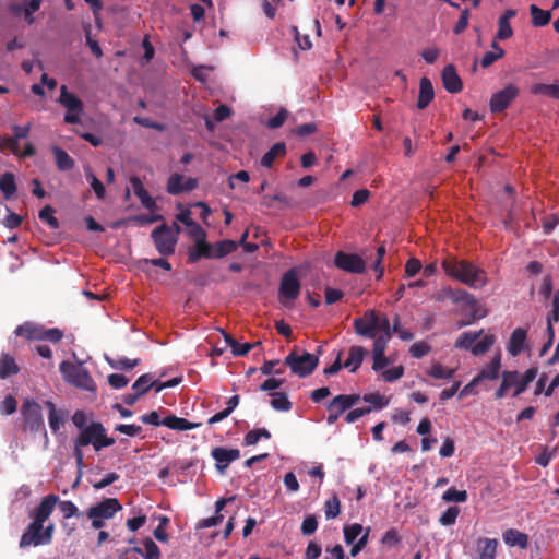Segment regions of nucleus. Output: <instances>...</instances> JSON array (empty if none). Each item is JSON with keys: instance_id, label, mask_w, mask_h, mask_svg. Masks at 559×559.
<instances>
[{"instance_id": "nucleus-59", "label": "nucleus", "mask_w": 559, "mask_h": 559, "mask_svg": "<svg viewBox=\"0 0 559 559\" xmlns=\"http://www.w3.org/2000/svg\"><path fill=\"white\" fill-rule=\"evenodd\" d=\"M48 423H49L50 429L53 432H57L64 423L63 411H56L55 413H49Z\"/></svg>"}, {"instance_id": "nucleus-56", "label": "nucleus", "mask_w": 559, "mask_h": 559, "mask_svg": "<svg viewBox=\"0 0 559 559\" xmlns=\"http://www.w3.org/2000/svg\"><path fill=\"white\" fill-rule=\"evenodd\" d=\"M39 336H40L39 341L47 340L52 343H58L62 338L63 333L61 330H59L57 328L44 329L40 326V335Z\"/></svg>"}, {"instance_id": "nucleus-58", "label": "nucleus", "mask_w": 559, "mask_h": 559, "mask_svg": "<svg viewBox=\"0 0 559 559\" xmlns=\"http://www.w3.org/2000/svg\"><path fill=\"white\" fill-rule=\"evenodd\" d=\"M287 116H288V111L284 108H281L275 116L271 117L267 120L266 127L270 129H277V128L282 127L284 124L285 120L287 119Z\"/></svg>"}, {"instance_id": "nucleus-37", "label": "nucleus", "mask_w": 559, "mask_h": 559, "mask_svg": "<svg viewBox=\"0 0 559 559\" xmlns=\"http://www.w3.org/2000/svg\"><path fill=\"white\" fill-rule=\"evenodd\" d=\"M144 549H145V551L143 552L142 548L133 547L131 549V551H134L139 555L144 556L145 559H159L160 558V549L153 539L146 538L144 540Z\"/></svg>"}, {"instance_id": "nucleus-20", "label": "nucleus", "mask_w": 559, "mask_h": 559, "mask_svg": "<svg viewBox=\"0 0 559 559\" xmlns=\"http://www.w3.org/2000/svg\"><path fill=\"white\" fill-rule=\"evenodd\" d=\"M520 381L521 374L518 371H503L502 381L498 390L495 392V397L497 400L502 399L509 389L514 388L515 390L519 386Z\"/></svg>"}, {"instance_id": "nucleus-42", "label": "nucleus", "mask_w": 559, "mask_h": 559, "mask_svg": "<svg viewBox=\"0 0 559 559\" xmlns=\"http://www.w3.org/2000/svg\"><path fill=\"white\" fill-rule=\"evenodd\" d=\"M106 359L110 367L117 370H130L140 364V359H129L127 357H118L115 359L106 357Z\"/></svg>"}, {"instance_id": "nucleus-17", "label": "nucleus", "mask_w": 559, "mask_h": 559, "mask_svg": "<svg viewBox=\"0 0 559 559\" xmlns=\"http://www.w3.org/2000/svg\"><path fill=\"white\" fill-rule=\"evenodd\" d=\"M454 300L462 301L471 308V318L473 321L487 316V311L478 305L477 299L466 290H459Z\"/></svg>"}, {"instance_id": "nucleus-11", "label": "nucleus", "mask_w": 559, "mask_h": 559, "mask_svg": "<svg viewBox=\"0 0 559 559\" xmlns=\"http://www.w3.org/2000/svg\"><path fill=\"white\" fill-rule=\"evenodd\" d=\"M334 264L340 270L354 274H361L366 270V263L364 259L356 253H345L343 251H338L335 254Z\"/></svg>"}, {"instance_id": "nucleus-1", "label": "nucleus", "mask_w": 559, "mask_h": 559, "mask_svg": "<svg viewBox=\"0 0 559 559\" xmlns=\"http://www.w3.org/2000/svg\"><path fill=\"white\" fill-rule=\"evenodd\" d=\"M447 275L472 287L480 288L487 283L486 272L466 260L449 257L442 262Z\"/></svg>"}, {"instance_id": "nucleus-41", "label": "nucleus", "mask_w": 559, "mask_h": 559, "mask_svg": "<svg viewBox=\"0 0 559 559\" xmlns=\"http://www.w3.org/2000/svg\"><path fill=\"white\" fill-rule=\"evenodd\" d=\"M392 337L391 328L388 332H380V335H376L372 344V354H385L388 343Z\"/></svg>"}, {"instance_id": "nucleus-45", "label": "nucleus", "mask_w": 559, "mask_h": 559, "mask_svg": "<svg viewBox=\"0 0 559 559\" xmlns=\"http://www.w3.org/2000/svg\"><path fill=\"white\" fill-rule=\"evenodd\" d=\"M537 376V368H528L523 376H521V381L519 383V386L514 390L513 396H519L522 394L531 382L534 381V379Z\"/></svg>"}, {"instance_id": "nucleus-62", "label": "nucleus", "mask_w": 559, "mask_h": 559, "mask_svg": "<svg viewBox=\"0 0 559 559\" xmlns=\"http://www.w3.org/2000/svg\"><path fill=\"white\" fill-rule=\"evenodd\" d=\"M317 528H318V521H317L316 515H313V514L307 515L304 519L302 524H301V533L304 535H311L317 531Z\"/></svg>"}, {"instance_id": "nucleus-44", "label": "nucleus", "mask_w": 559, "mask_h": 559, "mask_svg": "<svg viewBox=\"0 0 559 559\" xmlns=\"http://www.w3.org/2000/svg\"><path fill=\"white\" fill-rule=\"evenodd\" d=\"M183 176L175 173L169 176L166 185V190L171 195H178L182 193Z\"/></svg>"}, {"instance_id": "nucleus-54", "label": "nucleus", "mask_w": 559, "mask_h": 559, "mask_svg": "<svg viewBox=\"0 0 559 559\" xmlns=\"http://www.w3.org/2000/svg\"><path fill=\"white\" fill-rule=\"evenodd\" d=\"M86 179L90 181L96 197L98 199H103L105 197V186L103 182L92 173V170L86 171Z\"/></svg>"}, {"instance_id": "nucleus-15", "label": "nucleus", "mask_w": 559, "mask_h": 559, "mask_svg": "<svg viewBox=\"0 0 559 559\" xmlns=\"http://www.w3.org/2000/svg\"><path fill=\"white\" fill-rule=\"evenodd\" d=\"M58 501L59 497L56 495H48L44 497L32 513V519L44 524L53 512Z\"/></svg>"}, {"instance_id": "nucleus-27", "label": "nucleus", "mask_w": 559, "mask_h": 559, "mask_svg": "<svg viewBox=\"0 0 559 559\" xmlns=\"http://www.w3.org/2000/svg\"><path fill=\"white\" fill-rule=\"evenodd\" d=\"M479 559H496L498 540L496 538H479L477 540Z\"/></svg>"}, {"instance_id": "nucleus-19", "label": "nucleus", "mask_w": 559, "mask_h": 559, "mask_svg": "<svg viewBox=\"0 0 559 559\" xmlns=\"http://www.w3.org/2000/svg\"><path fill=\"white\" fill-rule=\"evenodd\" d=\"M130 183L132 186L134 194L140 199L142 205L147 210H155L156 202L144 188L141 179L136 176H133L130 178Z\"/></svg>"}, {"instance_id": "nucleus-8", "label": "nucleus", "mask_w": 559, "mask_h": 559, "mask_svg": "<svg viewBox=\"0 0 559 559\" xmlns=\"http://www.w3.org/2000/svg\"><path fill=\"white\" fill-rule=\"evenodd\" d=\"M157 251L162 255H171L175 252L177 238L171 228L167 225H160L152 231Z\"/></svg>"}, {"instance_id": "nucleus-28", "label": "nucleus", "mask_w": 559, "mask_h": 559, "mask_svg": "<svg viewBox=\"0 0 559 559\" xmlns=\"http://www.w3.org/2000/svg\"><path fill=\"white\" fill-rule=\"evenodd\" d=\"M51 152L60 171H68L74 167V159L63 148L55 145L51 147Z\"/></svg>"}, {"instance_id": "nucleus-14", "label": "nucleus", "mask_w": 559, "mask_h": 559, "mask_svg": "<svg viewBox=\"0 0 559 559\" xmlns=\"http://www.w3.org/2000/svg\"><path fill=\"white\" fill-rule=\"evenodd\" d=\"M43 530L44 524L33 520L27 526L26 531L21 536L20 547L25 548L31 545H43Z\"/></svg>"}, {"instance_id": "nucleus-30", "label": "nucleus", "mask_w": 559, "mask_h": 559, "mask_svg": "<svg viewBox=\"0 0 559 559\" xmlns=\"http://www.w3.org/2000/svg\"><path fill=\"white\" fill-rule=\"evenodd\" d=\"M285 155L286 144L284 142H277L262 156L261 165L271 168L277 157H284Z\"/></svg>"}, {"instance_id": "nucleus-18", "label": "nucleus", "mask_w": 559, "mask_h": 559, "mask_svg": "<svg viewBox=\"0 0 559 559\" xmlns=\"http://www.w3.org/2000/svg\"><path fill=\"white\" fill-rule=\"evenodd\" d=\"M527 338V331L523 328H516L511 333L507 350L508 353L515 357L520 355L525 349V343Z\"/></svg>"}, {"instance_id": "nucleus-25", "label": "nucleus", "mask_w": 559, "mask_h": 559, "mask_svg": "<svg viewBox=\"0 0 559 559\" xmlns=\"http://www.w3.org/2000/svg\"><path fill=\"white\" fill-rule=\"evenodd\" d=\"M202 258H212V245L206 242V239L201 242H194V247L190 248L188 252L189 263H195Z\"/></svg>"}, {"instance_id": "nucleus-51", "label": "nucleus", "mask_w": 559, "mask_h": 559, "mask_svg": "<svg viewBox=\"0 0 559 559\" xmlns=\"http://www.w3.org/2000/svg\"><path fill=\"white\" fill-rule=\"evenodd\" d=\"M493 343L495 336L491 334L486 335L479 342L475 343V345L472 347V353L476 356L483 355L490 349Z\"/></svg>"}, {"instance_id": "nucleus-48", "label": "nucleus", "mask_w": 559, "mask_h": 559, "mask_svg": "<svg viewBox=\"0 0 559 559\" xmlns=\"http://www.w3.org/2000/svg\"><path fill=\"white\" fill-rule=\"evenodd\" d=\"M467 497L466 490H457L455 487H450L442 495V500L445 502H465Z\"/></svg>"}, {"instance_id": "nucleus-4", "label": "nucleus", "mask_w": 559, "mask_h": 559, "mask_svg": "<svg viewBox=\"0 0 559 559\" xmlns=\"http://www.w3.org/2000/svg\"><path fill=\"white\" fill-rule=\"evenodd\" d=\"M284 364L288 366L294 374L300 378L310 376L319 364V356L316 354L304 353L301 355L290 352L284 359Z\"/></svg>"}, {"instance_id": "nucleus-46", "label": "nucleus", "mask_w": 559, "mask_h": 559, "mask_svg": "<svg viewBox=\"0 0 559 559\" xmlns=\"http://www.w3.org/2000/svg\"><path fill=\"white\" fill-rule=\"evenodd\" d=\"M324 513L328 520L335 519L341 513V502L336 495L325 501Z\"/></svg>"}, {"instance_id": "nucleus-49", "label": "nucleus", "mask_w": 559, "mask_h": 559, "mask_svg": "<svg viewBox=\"0 0 559 559\" xmlns=\"http://www.w3.org/2000/svg\"><path fill=\"white\" fill-rule=\"evenodd\" d=\"M364 527L359 523H354L350 525H346L344 527V539L347 545H352L355 543L357 537L362 533Z\"/></svg>"}, {"instance_id": "nucleus-16", "label": "nucleus", "mask_w": 559, "mask_h": 559, "mask_svg": "<svg viewBox=\"0 0 559 559\" xmlns=\"http://www.w3.org/2000/svg\"><path fill=\"white\" fill-rule=\"evenodd\" d=\"M441 78L443 86L449 93L456 94L462 91L463 83L453 64H448L443 68Z\"/></svg>"}, {"instance_id": "nucleus-12", "label": "nucleus", "mask_w": 559, "mask_h": 559, "mask_svg": "<svg viewBox=\"0 0 559 559\" xmlns=\"http://www.w3.org/2000/svg\"><path fill=\"white\" fill-rule=\"evenodd\" d=\"M121 509L122 506L117 498H106L96 506L91 507L86 514L87 518L111 519Z\"/></svg>"}, {"instance_id": "nucleus-36", "label": "nucleus", "mask_w": 559, "mask_h": 559, "mask_svg": "<svg viewBox=\"0 0 559 559\" xmlns=\"http://www.w3.org/2000/svg\"><path fill=\"white\" fill-rule=\"evenodd\" d=\"M455 369L445 367L440 362H433L427 370V374L435 379H452L454 377Z\"/></svg>"}, {"instance_id": "nucleus-31", "label": "nucleus", "mask_w": 559, "mask_h": 559, "mask_svg": "<svg viewBox=\"0 0 559 559\" xmlns=\"http://www.w3.org/2000/svg\"><path fill=\"white\" fill-rule=\"evenodd\" d=\"M237 248L238 243L234 240L226 239L217 241L216 243L212 245V258L222 259L236 251Z\"/></svg>"}, {"instance_id": "nucleus-21", "label": "nucleus", "mask_w": 559, "mask_h": 559, "mask_svg": "<svg viewBox=\"0 0 559 559\" xmlns=\"http://www.w3.org/2000/svg\"><path fill=\"white\" fill-rule=\"evenodd\" d=\"M163 426L177 430V431H185V430H191L194 428H198L201 426L200 423H191L186 418L178 417L174 414L168 413L166 417L163 419Z\"/></svg>"}, {"instance_id": "nucleus-61", "label": "nucleus", "mask_w": 559, "mask_h": 559, "mask_svg": "<svg viewBox=\"0 0 559 559\" xmlns=\"http://www.w3.org/2000/svg\"><path fill=\"white\" fill-rule=\"evenodd\" d=\"M115 431L130 437H135L142 432V427L134 424H119L115 427Z\"/></svg>"}, {"instance_id": "nucleus-63", "label": "nucleus", "mask_w": 559, "mask_h": 559, "mask_svg": "<svg viewBox=\"0 0 559 559\" xmlns=\"http://www.w3.org/2000/svg\"><path fill=\"white\" fill-rule=\"evenodd\" d=\"M430 349L431 347L427 343L417 342L411 346L409 353L414 358H421L426 356L430 352Z\"/></svg>"}, {"instance_id": "nucleus-22", "label": "nucleus", "mask_w": 559, "mask_h": 559, "mask_svg": "<svg viewBox=\"0 0 559 559\" xmlns=\"http://www.w3.org/2000/svg\"><path fill=\"white\" fill-rule=\"evenodd\" d=\"M367 353V349H365L362 346L353 345L348 350V357L344 361V367L349 369L350 372L357 371L361 366Z\"/></svg>"}, {"instance_id": "nucleus-50", "label": "nucleus", "mask_w": 559, "mask_h": 559, "mask_svg": "<svg viewBox=\"0 0 559 559\" xmlns=\"http://www.w3.org/2000/svg\"><path fill=\"white\" fill-rule=\"evenodd\" d=\"M55 209L50 205H45L40 211H39V218L43 221V222H46L50 228L52 229H57L59 227V222L58 219L55 217Z\"/></svg>"}, {"instance_id": "nucleus-39", "label": "nucleus", "mask_w": 559, "mask_h": 559, "mask_svg": "<svg viewBox=\"0 0 559 559\" xmlns=\"http://www.w3.org/2000/svg\"><path fill=\"white\" fill-rule=\"evenodd\" d=\"M0 190L5 200H10L16 192L15 178L12 173H5L0 178Z\"/></svg>"}, {"instance_id": "nucleus-7", "label": "nucleus", "mask_w": 559, "mask_h": 559, "mask_svg": "<svg viewBox=\"0 0 559 559\" xmlns=\"http://www.w3.org/2000/svg\"><path fill=\"white\" fill-rule=\"evenodd\" d=\"M21 414L23 416V430H28L32 433L45 431L41 406L37 402L26 400L22 405Z\"/></svg>"}, {"instance_id": "nucleus-33", "label": "nucleus", "mask_w": 559, "mask_h": 559, "mask_svg": "<svg viewBox=\"0 0 559 559\" xmlns=\"http://www.w3.org/2000/svg\"><path fill=\"white\" fill-rule=\"evenodd\" d=\"M530 12L532 16V25L534 27L546 26L550 22V11L542 10L536 4H531Z\"/></svg>"}, {"instance_id": "nucleus-40", "label": "nucleus", "mask_w": 559, "mask_h": 559, "mask_svg": "<svg viewBox=\"0 0 559 559\" xmlns=\"http://www.w3.org/2000/svg\"><path fill=\"white\" fill-rule=\"evenodd\" d=\"M481 333H483V330L477 331V332L468 331V332L462 333L461 336L455 342V347L472 350V347L475 345L476 341L479 338Z\"/></svg>"}, {"instance_id": "nucleus-55", "label": "nucleus", "mask_w": 559, "mask_h": 559, "mask_svg": "<svg viewBox=\"0 0 559 559\" xmlns=\"http://www.w3.org/2000/svg\"><path fill=\"white\" fill-rule=\"evenodd\" d=\"M513 36V29L511 27L510 22L504 20H498V31L496 34V39L506 40Z\"/></svg>"}, {"instance_id": "nucleus-60", "label": "nucleus", "mask_w": 559, "mask_h": 559, "mask_svg": "<svg viewBox=\"0 0 559 559\" xmlns=\"http://www.w3.org/2000/svg\"><path fill=\"white\" fill-rule=\"evenodd\" d=\"M506 52L503 49H499L498 52L495 51H487L481 60L480 64L483 68H489L492 63H495L497 60L502 59L504 57Z\"/></svg>"}, {"instance_id": "nucleus-6", "label": "nucleus", "mask_w": 559, "mask_h": 559, "mask_svg": "<svg viewBox=\"0 0 559 559\" xmlns=\"http://www.w3.org/2000/svg\"><path fill=\"white\" fill-rule=\"evenodd\" d=\"M58 103L67 109L64 122L76 124L81 122V116L84 114L83 102L73 93L68 91L66 85H61Z\"/></svg>"}, {"instance_id": "nucleus-13", "label": "nucleus", "mask_w": 559, "mask_h": 559, "mask_svg": "<svg viewBox=\"0 0 559 559\" xmlns=\"http://www.w3.org/2000/svg\"><path fill=\"white\" fill-rule=\"evenodd\" d=\"M211 455L216 461V469L223 473L233 461L240 457V451L238 449L216 447L212 450Z\"/></svg>"}, {"instance_id": "nucleus-9", "label": "nucleus", "mask_w": 559, "mask_h": 559, "mask_svg": "<svg viewBox=\"0 0 559 559\" xmlns=\"http://www.w3.org/2000/svg\"><path fill=\"white\" fill-rule=\"evenodd\" d=\"M520 95V88L510 83L502 90L493 93L489 100V108L492 114L503 112L510 104Z\"/></svg>"}, {"instance_id": "nucleus-53", "label": "nucleus", "mask_w": 559, "mask_h": 559, "mask_svg": "<svg viewBox=\"0 0 559 559\" xmlns=\"http://www.w3.org/2000/svg\"><path fill=\"white\" fill-rule=\"evenodd\" d=\"M59 509L61 513L63 514L64 519H70L72 516H80L81 513L78 509V507L70 500L64 501H58Z\"/></svg>"}, {"instance_id": "nucleus-64", "label": "nucleus", "mask_w": 559, "mask_h": 559, "mask_svg": "<svg viewBox=\"0 0 559 559\" xmlns=\"http://www.w3.org/2000/svg\"><path fill=\"white\" fill-rule=\"evenodd\" d=\"M17 402L14 396L8 395L0 404V412L3 415H11L16 411Z\"/></svg>"}, {"instance_id": "nucleus-52", "label": "nucleus", "mask_w": 559, "mask_h": 559, "mask_svg": "<svg viewBox=\"0 0 559 559\" xmlns=\"http://www.w3.org/2000/svg\"><path fill=\"white\" fill-rule=\"evenodd\" d=\"M362 400L372 404L377 409H382L389 404V400L378 392L365 394Z\"/></svg>"}, {"instance_id": "nucleus-57", "label": "nucleus", "mask_w": 559, "mask_h": 559, "mask_svg": "<svg viewBox=\"0 0 559 559\" xmlns=\"http://www.w3.org/2000/svg\"><path fill=\"white\" fill-rule=\"evenodd\" d=\"M187 233L194 242H201L206 239V231L197 222L187 227Z\"/></svg>"}, {"instance_id": "nucleus-24", "label": "nucleus", "mask_w": 559, "mask_h": 559, "mask_svg": "<svg viewBox=\"0 0 559 559\" xmlns=\"http://www.w3.org/2000/svg\"><path fill=\"white\" fill-rule=\"evenodd\" d=\"M502 537L504 543L510 547L518 546L521 549L528 547V535L515 528L504 531Z\"/></svg>"}, {"instance_id": "nucleus-10", "label": "nucleus", "mask_w": 559, "mask_h": 559, "mask_svg": "<svg viewBox=\"0 0 559 559\" xmlns=\"http://www.w3.org/2000/svg\"><path fill=\"white\" fill-rule=\"evenodd\" d=\"M104 431V425L100 421H92L86 428L81 430L73 440V444L84 448L92 445L96 451V447L99 443L102 432Z\"/></svg>"}, {"instance_id": "nucleus-5", "label": "nucleus", "mask_w": 559, "mask_h": 559, "mask_svg": "<svg viewBox=\"0 0 559 559\" xmlns=\"http://www.w3.org/2000/svg\"><path fill=\"white\" fill-rule=\"evenodd\" d=\"M300 289L301 284L298 278L297 271L295 269H289L281 277L278 287L280 302L286 308L290 307L292 302L299 297Z\"/></svg>"}, {"instance_id": "nucleus-47", "label": "nucleus", "mask_w": 559, "mask_h": 559, "mask_svg": "<svg viewBox=\"0 0 559 559\" xmlns=\"http://www.w3.org/2000/svg\"><path fill=\"white\" fill-rule=\"evenodd\" d=\"M460 514V508L456 506L449 507L439 518V523L442 526L454 525Z\"/></svg>"}, {"instance_id": "nucleus-32", "label": "nucleus", "mask_w": 559, "mask_h": 559, "mask_svg": "<svg viewBox=\"0 0 559 559\" xmlns=\"http://www.w3.org/2000/svg\"><path fill=\"white\" fill-rule=\"evenodd\" d=\"M40 4V0H31L24 4V8L16 5L12 7V12L14 14H19L21 11H23L26 23L31 25L35 22V17L33 16V14L39 10Z\"/></svg>"}, {"instance_id": "nucleus-43", "label": "nucleus", "mask_w": 559, "mask_h": 559, "mask_svg": "<svg viewBox=\"0 0 559 559\" xmlns=\"http://www.w3.org/2000/svg\"><path fill=\"white\" fill-rule=\"evenodd\" d=\"M155 385H156V381L152 380V376L150 373H145L136 379V381L132 385V389L140 395H143L150 389H152V386H155Z\"/></svg>"}, {"instance_id": "nucleus-34", "label": "nucleus", "mask_w": 559, "mask_h": 559, "mask_svg": "<svg viewBox=\"0 0 559 559\" xmlns=\"http://www.w3.org/2000/svg\"><path fill=\"white\" fill-rule=\"evenodd\" d=\"M16 336L24 337L26 340H38L40 338V326L25 322L19 325L14 331Z\"/></svg>"}, {"instance_id": "nucleus-2", "label": "nucleus", "mask_w": 559, "mask_h": 559, "mask_svg": "<svg viewBox=\"0 0 559 559\" xmlns=\"http://www.w3.org/2000/svg\"><path fill=\"white\" fill-rule=\"evenodd\" d=\"M353 326L357 335L367 338H374L378 333L388 332L389 328H391L386 314L380 313L374 309H369L365 311L362 317L355 318Z\"/></svg>"}, {"instance_id": "nucleus-23", "label": "nucleus", "mask_w": 559, "mask_h": 559, "mask_svg": "<svg viewBox=\"0 0 559 559\" xmlns=\"http://www.w3.org/2000/svg\"><path fill=\"white\" fill-rule=\"evenodd\" d=\"M435 97L433 86L431 81L424 76L419 83V95L417 100L418 109H425Z\"/></svg>"}, {"instance_id": "nucleus-38", "label": "nucleus", "mask_w": 559, "mask_h": 559, "mask_svg": "<svg viewBox=\"0 0 559 559\" xmlns=\"http://www.w3.org/2000/svg\"><path fill=\"white\" fill-rule=\"evenodd\" d=\"M272 397L270 404L271 406L278 412H288L292 409V402L288 400V396L284 392H273L270 393Z\"/></svg>"}, {"instance_id": "nucleus-29", "label": "nucleus", "mask_w": 559, "mask_h": 559, "mask_svg": "<svg viewBox=\"0 0 559 559\" xmlns=\"http://www.w3.org/2000/svg\"><path fill=\"white\" fill-rule=\"evenodd\" d=\"M19 371L20 367L15 362L14 358L7 353H2L0 356V379H7L11 376L17 374Z\"/></svg>"}, {"instance_id": "nucleus-35", "label": "nucleus", "mask_w": 559, "mask_h": 559, "mask_svg": "<svg viewBox=\"0 0 559 559\" xmlns=\"http://www.w3.org/2000/svg\"><path fill=\"white\" fill-rule=\"evenodd\" d=\"M328 411H329V415L326 417V423L329 425H333L337 421V419L340 418V416L346 412V407L343 405V403L341 402V400H338L337 396L333 397L329 404H328Z\"/></svg>"}, {"instance_id": "nucleus-26", "label": "nucleus", "mask_w": 559, "mask_h": 559, "mask_svg": "<svg viewBox=\"0 0 559 559\" xmlns=\"http://www.w3.org/2000/svg\"><path fill=\"white\" fill-rule=\"evenodd\" d=\"M500 356H495L490 364L485 366L479 373L474 378V382H481L483 380H496L499 376L500 370Z\"/></svg>"}, {"instance_id": "nucleus-3", "label": "nucleus", "mask_w": 559, "mask_h": 559, "mask_svg": "<svg viewBox=\"0 0 559 559\" xmlns=\"http://www.w3.org/2000/svg\"><path fill=\"white\" fill-rule=\"evenodd\" d=\"M59 370L68 383L85 391H95V382L84 367L69 361H62L59 366Z\"/></svg>"}]
</instances>
